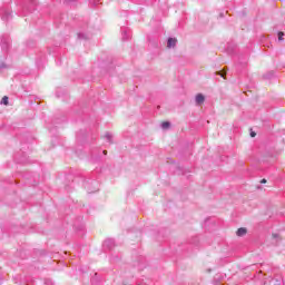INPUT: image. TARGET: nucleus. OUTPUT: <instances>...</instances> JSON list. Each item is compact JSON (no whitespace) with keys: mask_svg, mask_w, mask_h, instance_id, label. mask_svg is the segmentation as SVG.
Listing matches in <instances>:
<instances>
[{"mask_svg":"<svg viewBox=\"0 0 285 285\" xmlns=\"http://www.w3.org/2000/svg\"><path fill=\"white\" fill-rule=\"evenodd\" d=\"M37 10V0H24L22 2V12L28 14V12H35Z\"/></svg>","mask_w":285,"mask_h":285,"instance_id":"f257e3e1","label":"nucleus"},{"mask_svg":"<svg viewBox=\"0 0 285 285\" xmlns=\"http://www.w3.org/2000/svg\"><path fill=\"white\" fill-rule=\"evenodd\" d=\"M0 16L2 21H10V19H12V10L10 7H2L0 9Z\"/></svg>","mask_w":285,"mask_h":285,"instance_id":"f03ea898","label":"nucleus"},{"mask_svg":"<svg viewBox=\"0 0 285 285\" xmlns=\"http://www.w3.org/2000/svg\"><path fill=\"white\" fill-rule=\"evenodd\" d=\"M87 193L92 194V193H98L99 190V181L92 180L90 184L86 185Z\"/></svg>","mask_w":285,"mask_h":285,"instance_id":"7ed1b4c3","label":"nucleus"},{"mask_svg":"<svg viewBox=\"0 0 285 285\" xmlns=\"http://www.w3.org/2000/svg\"><path fill=\"white\" fill-rule=\"evenodd\" d=\"M104 248L106 250H112V248H115V239L112 238H107L104 244H102Z\"/></svg>","mask_w":285,"mask_h":285,"instance_id":"20e7f679","label":"nucleus"},{"mask_svg":"<svg viewBox=\"0 0 285 285\" xmlns=\"http://www.w3.org/2000/svg\"><path fill=\"white\" fill-rule=\"evenodd\" d=\"M120 32H121L122 41H128L130 39V29L129 28L122 27L120 29Z\"/></svg>","mask_w":285,"mask_h":285,"instance_id":"39448f33","label":"nucleus"},{"mask_svg":"<svg viewBox=\"0 0 285 285\" xmlns=\"http://www.w3.org/2000/svg\"><path fill=\"white\" fill-rule=\"evenodd\" d=\"M1 49L7 51L10 48V38L2 37L0 41Z\"/></svg>","mask_w":285,"mask_h":285,"instance_id":"423d86ee","label":"nucleus"},{"mask_svg":"<svg viewBox=\"0 0 285 285\" xmlns=\"http://www.w3.org/2000/svg\"><path fill=\"white\" fill-rule=\"evenodd\" d=\"M177 46V38H168L167 48H175Z\"/></svg>","mask_w":285,"mask_h":285,"instance_id":"0eeeda50","label":"nucleus"},{"mask_svg":"<svg viewBox=\"0 0 285 285\" xmlns=\"http://www.w3.org/2000/svg\"><path fill=\"white\" fill-rule=\"evenodd\" d=\"M205 100H206V98L204 97V95L198 94V95L196 96V104H197L198 106H202V104H204Z\"/></svg>","mask_w":285,"mask_h":285,"instance_id":"6e6552de","label":"nucleus"},{"mask_svg":"<svg viewBox=\"0 0 285 285\" xmlns=\"http://www.w3.org/2000/svg\"><path fill=\"white\" fill-rule=\"evenodd\" d=\"M246 233H247L246 228L240 227L237 229L236 235H237V237H244V235H246Z\"/></svg>","mask_w":285,"mask_h":285,"instance_id":"1a4fd4ad","label":"nucleus"},{"mask_svg":"<svg viewBox=\"0 0 285 285\" xmlns=\"http://www.w3.org/2000/svg\"><path fill=\"white\" fill-rule=\"evenodd\" d=\"M104 137L108 144H112V134L110 131H107Z\"/></svg>","mask_w":285,"mask_h":285,"instance_id":"9d476101","label":"nucleus"},{"mask_svg":"<svg viewBox=\"0 0 285 285\" xmlns=\"http://www.w3.org/2000/svg\"><path fill=\"white\" fill-rule=\"evenodd\" d=\"M91 285H101V282L97 281V274L91 278Z\"/></svg>","mask_w":285,"mask_h":285,"instance_id":"9b49d317","label":"nucleus"},{"mask_svg":"<svg viewBox=\"0 0 285 285\" xmlns=\"http://www.w3.org/2000/svg\"><path fill=\"white\" fill-rule=\"evenodd\" d=\"M169 126H170V122H169V121H164V122L161 124V128H163L164 130H166Z\"/></svg>","mask_w":285,"mask_h":285,"instance_id":"f8f14e48","label":"nucleus"},{"mask_svg":"<svg viewBox=\"0 0 285 285\" xmlns=\"http://www.w3.org/2000/svg\"><path fill=\"white\" fill-rule=\"evenodd\" d=\"M0 104H2L3 106H8V96H4Z\"/></svg>","mask_w":285,"mask_h":285,"instance_id":"ddd939ff","label":"nucleus"},{"mask_svg":"<svg viewBox=\"0 0 285 285\" xmlns=\"http://www.w3.org/2000/svg\"><path fill=\"white\" fill-rule=\"evenodd\" d=\"M278 41H284V32H278Z\"/></svg>","mask_w":285,"mask_h":285,"instance_id":"4468645a","label":"nucleus"},{"mask_svg":"<svg viewBox=\"0 0 285 285\" xmlns=\"http://www.w3.org/2000/svg\"><path fill=\"white\" fill-rule=\"evenodd\" d=\"M78 39H88V36L86 33H78Z\"/></svg>","mask_w":285,"mask_h":285,"instance_id":"2eb2a0df","label":"nucleus"},{"mask_svg":"<svg viewBox=\"0 0 285 285\" xmlns=\"http://www.w3.org/2000/svg\"><path fill=\"white\" fill-rule=\"evenodd\" d=\"M90 6H99V0H90Z\"/></svg>","mask_w":285,"mask_h":285,"instance_id":"dca6fc26","label":"nucleus"},{"mask_svg":"<svg viewBox=\"0 0 285 285\" xmlns=\"http://www.w3.org/2000/svg\"><path fill=\"white\" fill-rule=\"evenodd\" d=\"M75 1H77V0H66V3H72Z\"/></svg>","mask_w":285,"mask_h":285,"instance_id":"f3484780","label":"nucleus"},{"mask_svg":"<svg viewBox=\"0 0 285 285\" xmlns=\"http://www.w3.org/2000/svg\"><path fill=\"white\" fill-rule=\"evenodd\" d=\"M257 134H255V131L250 132V137H255Z\"/></svg>","mask_w":285,"mask_h":285,"instance_id":"a211bd4d","label":"nucleus"},{"mask_svg":"<svg viewBox=\"0 0 285 285\" xmlns=\"http://www.w3.org/2000/svg\"><path fill=\"white\" fill-rule=\"evenodd\" d=\"M261 184H266V178L262 179Z\"/></svg>","mask_w":285,"mask_h":285,"instance_id":"6ab92c4d","label":"nucleus"},{"mask_svg":"<svg viewBox=\"0 0 285 285\" xmlns=\"http://www.w3.org/2000/svg\"><path fill=\"white\" fill-rule=\"evenodd\" d=\"M46 284L55 285L51 281H47Z\"/></svg>","mask_w":285,"mask_h":285,"instance_id":"aec40b11","label":"nucleus"},{"mask_svg":"<svg viewBox=\"0 0 285 285\" xmlns=\"http://www.w3.org/2000/svg\"><path fill=\"white\" fill-rule=\"evenodd\" d=\"M1 68H6V65H3V63H0V69H1Z\"/></svg>","mask_w":285,"mask_h":285,"instance_id":"412c9836","label":"nucleus"},{"mask_svg":"<svg viewBox=\"0 0 285 285\" xmlns=\"http://www.w3.org/2000/svg\"><path fill=\"white\" fill-rule=\"evenodd\" d=\"M102 153H104V155H108V150H104Z\"/></svg>","mask_w":285,"mask_h":285,"instance_id":"4be33fe9","label":"nucleus"}]
</instances>
